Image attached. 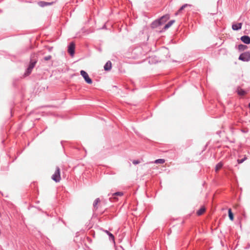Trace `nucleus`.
I'll return each mask as SVG.
<instances>
[{
    "label": "nucleus",
    "instance_id": "27",
    "mask_svg": "<svg viewBox=\"0 0 250 250\" xmlns=\"http://www.w3.org/2000/svg\"><path fill=\"white\" fill-rule=\"evenodd\" d=\"M36 63V62H34L32 60V69L34 68V67L35 66V65Z\"/></svg>",
    "mask_w": 250,
    "mask_h": 250
},
{
    "label": "nucleus",
    "instance_id": "15",
    "mask_svg": "<svg viewBox=\"0 0 250 250\" xmlns=\"http://www.w3.org/2000/svg\"><path fill=\"white\" fill-rule=\"evenodd\" d=\"M248 48V46L246 45H244L242 44H239L238 46V49L239 51H242Z\"/></svg>",
    "mask_w": 250,
    "mask_h": 250
},
{
    "label": "nucleus",
    "instance_id": "22",
    "mask_svg": "<svg viewBox=\"0 0 250 250\" xmlns=\"http://www.w3.org/2000/svg\"><path fill=\"white\" fill-rule=\"evenodd\" d=\"M165 162V160L164 159H158L154 161L155 164H164Z\"/></svg>",
    "mask_w": 250,
    "mask_h": 250
},
{
    "label": "nucleus",
    "instance_id": "3",
    "mask_svg": "<svg viewBox=\"0 0 250 250\" xmlns=\"http://www.w3.org/2000/svg\"><path fill=\"white\" fill-rule=\"evenodd\" d=\"M80 74L84 79L85 81L88 84H91L92 83V80L89 78L87 73L84 70H81Z\"/></svg>",
    "mask_w": 250,
    "mask_h": 250
},
{
    "label": "nucleus",
    "instance_id": "26",
    "mask_svg": "<svg viewBox=\"0 0 250 250\" xmlns=\"http://www.w3.org/2000/svg\"><path fill=\"white\" fill-rule=\"evenodd\" d=\"M46 48L47 49L48 51L51 52V51H52V50L53 49V47H52V46H47Z\"/></svg>",
    "mask_w": 250,
    "mask_h": 250
},
{
    "label": "nucleus",
    "instance_id": "6",
    "mask_svg": "<svg viewBox=\"0 0 250 250\" xmlns=\"http://www.w3.org/2000/svg\"><path fill=\"white\" fill-rule=\"evenodd\" d=\"M241 41L245 44L250 43V37L247 35L243 36L240 38Z\"/></svg>",
    "mask_w": 250,
    "mask_h": 250
},
{
    "label": "nucleus",
    "instance_id": "4",
    "mask_svg": "<svg viewBox=\"0 0 250 250\" xmlns=\"http://www.w3.org/2000/svg\"><path fill=\"white\" fill-rule=\"evenodd\" d=\"M75 43L73 42H70L68 46V52L72 56H73L75 53Z\"/></svg>",
    "mask_w": 250,
    "mask_h": 250
},
{
    "label": "nucleus",
    "instance_id": "23",
    "mask_svg": "<svg viewBox=\"0 0 250 250\" xmlns=\"http://www.w3.org/2000/svg\"><path fill=\"white\" fill-rule=\"evenodd\" d=\"M246 159H247V157H245L244 158H243L242 159H238L237 161V163L239 164H240L243 163Z\"/></svg>",
    "mask_w": 250,
    "mask_h": 250
},
{
    "label": "nucleus",
    "instance_id": "28",
    "mask_svg": "<svg viewBox=\"0 0 250 250\" xmlns=\"http://www.w3.org/2000/svg\"><path fill=\"white\" fill-rule=\"evenodd\" d=\"M249 107L250 108V103L249 104Z\"/></svg>",
    "mask_w": 250,
    "mask_h": 250
},
{
    "label": "nucleus",
    "instance_id": "12",
    "mask_svg": "<svg viewBox=\"0 0 250 250\" xmlns=\"http://www.w3.org/2000/svg\"><path fill=\"white\" fill-rule=\"evenodd\" d=\"M162 25V22H160L159 20H156L154 21L152 24L151 26L152 28H155L157 26Z\"/></svg>",
    "mask_w": 250,
    "mask_h": 250
},
{
    "label": "nucleus",
    "instance_id": "2",
    "mask_svg": "<svg viewBox=\"0 0 250 250\" xmlns=\"http://www.w3.org/2000/svg\"><path fill=\"white\" fill-rule=\"evenodd\" d=\"M239 59L244 62H248L250 60V52H245L242 53L239 57Z\"/></svg>",
    "mask_w": 250,
    "mask_h": 250
},
{
    "label": "nucleus",
    "instance_id": "18",
    "mask_svg": "<svg viewBox=\"0 0 250 250\" xmlns=\"http://www.w3.org/2000/svg\"><path fill=\"white\" fill-rule=\"evenodd\" d=\"M104 231L109 236V239L114 241V235L107 230H105Z\"/></svg>",
    "mask_w": 250,
    "mask_h": 250
},
{
    "label": "nucleus",
    "instance_id": "19",
    "mask_svg": "<svg viewBox=\"0 0 250 250\" xmlns=\"http://www.w3.org/2000/svg\"><path fill=\"white\" fill-rule=\"evenodd\" d=\"M223 166V164L222 162H219L216 165V167H215V171H218L220 169H221L222 167Z\"/></svg>",
    "mask_w": 250,
    "mask_h": 250
},
{
    "label": "nucleus",
    "instance_id": "25",
    "mask_svg": "<svg viewBox=\"0 0 250 250\" xmlns=\"http://www.w3.org/2000/svg\"><path fill=\"white\" fill-rule=\"evenodd\" d=\"M132 163L134 165H137L140 163V161L139 160H134L132 161Z\"/></svg>",
    "mask_w": 250,
    "mask_h": 250
},
{
    "label": "nucleus",
    "instance_id": "7",
    "mask_svg": "<svg viewBox=\"0 0 250 250\" xmlns=\"http://www.w3.org/2000/svg\"><path fill=\"white\" fill-rule=\"evenodd\" d=\"M170 18L169 14H166L163 16L160 19H158L160 22H162V24L166 22Z\"/></svg>",
    "mask_w": 250,
    "mask_h": 250
},
{
    "label": "nucleus",
    "instance_id": "16",
    "mask_svg": "<svg viewBox=\"0 0 250 250\" xmlns=\"http://www.w3.org/2000/svg\"><path fill=\"white\" fill-rule=\"evenodd\" d=\"M205 210L204 207H202L197 211L196 213L199 216L201 215L205 211Z\"/></svg>",
    "mask_w": 250,
    "mask_h": 250
},
{
    "label": "nucleus",
    "instance_id": "24",
    "mask_svg": "<svg viewBox=\"0 0 250 250\" xmlns=\"http://www.w3.org/2000/svg\"><path fill=\"white\" fill-rule=\"evenodd\" d=\"M51 58H52V57L51 55H48V56L44 57V60L45 61H48V60H50L51 59Z\"/></svg>",
    "mask_w": 250,
    "mask_h": 250
},
{
    "label": "nucleus",
    "instance_id": "13",
    "mask_svg": "<svg viewBox=\"0 0 250 250\" xmlns=\"http://www.w3.org/2000/svg\"><path fill=\"white\" fill-rule=\"evenodd\" d=\"M175 20H171L168 23H167L164 26V29H167L170 27L174 23Z\"/></svg>",
    "mask_w": 250,
    "mask_h": 250
},
{
    "label": "nucleus",
    "instance_id": "5",
    "mask_svg": "<svg viewBox=\"0 0 250 250\" xmlns=\"http://www.w3.org/2000/svg\"><path fill=\"white\" fill-rule=\"evenodd\" d=\"M53 3V2H46L44 1H40L37 2L38 5L42 7L51 5Z\"/></svg>",
    "mask_w": 250,
    "mask_h": 250
},
{
    "label": "nucleus",
    "instance_id": "20",
    "mask_svg": "<svg viewBox=\"0 0 250 250\" xmlns=\"http://www.w3.org/2000/svg\"><path fill=\"white\" fill-rule=\"evenodd\" d=\"M100 200L99 198L95 199L93 203V207L95 209H97L98 208L97 205L98 203L100 202Z\"/></svg>",
    "mask_w": 250,
    "mask_h": 250
},
{
    "label": "nucleus",
    "instance_id": "8",
    "mask_svg": "<svg viewBox=\"0 0 250 250\" xmlns=\"http://www.w3.org/2000/svg\"><path fill=\"white\" fill-rule=\"evenodd\" d=\"M31 72V58L30 59L28 67L26 71L24 74V77L28 76Z\"/></svg>",
    "mask_w": 250,
    "mask_h": 250
},
{
    "label": "nucleus",
    "instance_id": "21",
    "mask_svg": "<svg viewBox=\"0 0 250 250\" xmlns=\"http://www.w3.org/2000/svg\"><path fill=\"white\" fill-rule=\"evenodd\" d=\"M124 195V193L123 192L118 191L115 192L112 194V196L114 197V198H116V196H122Z\"/></svg>",
    "mask_w": 250,
    "mask_h": 250
},
{
    "label": "nucleus",
    "instance_id": "17",
    "mask_svg": "<svg viewBox=\"0 0 250 250\" xmlns=\"http://www.w3.org/2000/svg\"><path fill=\"white\" fill-rule=\"evenodd\" d=\"M228 214H229V219L231 221H233L234 219L233 214L232 212L231 209L230 208L229 209Z\"/></svg>",
    "mask_w": 250,
    "mask_h": 250
},
{
    "label": "nucleus",
    "instance_id": "11",
    "mask_svg": "<svg viewBox=\"0 0 250 250\" xmlns=\"http://www.w3.org/2000/svg\"><path fill=\"white\" fill-rule=\"evenodd\" d=\"M191 6V5L188 4H185L183 5L180 7V8L179 9V10L175 13V15L177 16V15H178L181 12V11H182L183 10H184L186 7H190Z\"/></svg>",
    "mask_w": 250,
    "mask_h": 250
},
{
    "label": "nucleus",
    "instance_id": "10",
    "mask_svg": "<svg viewBox=\"0 0 250 250\" xmlns=\"http://www.w3.org/2000/svg\"><path fill=\"white\" fill-rule=\"evenodd\" d=\"M112 67V64L110 61L106 62L104 66V69L105 71H109L111 70Z\"/></svg>",
    "mask_w": 250,
    "mask_h": 250
},
{
    "label": "nucleus",
    "instance_id": "14",
    "mask_svg": "<svg viewBox=\"0 0 250 250\" xmlns=\"http://www.w3.org/2000/svg\"><path fill=\"white\" fill-rule=\"evenodd\" d=\"M237 94L240 96H244L246 93V91L244 89L240 88H238L237 89Z\"/></svg>",
    "mask_w": 250,
    "mask_h": 250
},
{
    "label": "nucleus",
    "instance_id": "1",
    "mask_svg": "<svg viewBox=\"0 0 250 250\" xmlns=\"http://www.w3.org/2000/svg\"><path fill=\"white\" fill-rule=\"evenodd\" d=\"M60 168L56 167V170L52 176V179L56 183L59 182L61 180Z\"/></svg>",
    "mask_w": 250,
    "mask_h": 250
},
{
    "label": "nucleus",
    "instance_id": "9",
    "mask_svg": "<svg viewBox=\"0 0 250 250\" xmlns=\"http://www.w3.org/2000/svg\"><path fill=\"white\" fill-rule=\"evenodd\" d=\"M242 23H237L236 24H233L232 25V29L233 30H238L242 28Z\"/></svg>",
    "mask_w": 250,
    "mask_h": 250
}]
</instances>
